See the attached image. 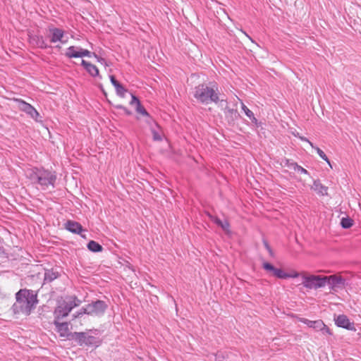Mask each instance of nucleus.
<instances>
[{
    "instance_id": "obj_1",
    "label": "nucleus",
    "mask_w": 361,
    "mask_h": 361,
    "mask_svg": "<svg viewBox=\"0 0 361 361\" xmlns=\"http://www.w3.org/2000/svg\"><path fill=\"white\" fill-rule=\"evenodd\" d=\"M193 97L202 104L207 105L219 102L221 105H223L224 103L227 104V99L221 97L218 84L214 81L196 86L194 89Z\"/></svg>"
},
{
    "instance_id": "obj_2",
    "label": "nucleus",
    "mask_w": 361,
    "mask_h": 361,
    "mask_svg": "<svg viewBox=\"0 0 361 361\" xmlns=\"http://www.w3.org/2000/svg\"><path fill=\"white\" fill-rule=\"evenodd\" d=\"M38 303L37 294L32 290L20 289L16 293V302L11 307L14 314L28 316Z\"/></svg>"
},
{
    "instance_id": "obj_3",
    "label": "nucleus",
    "mask_w": 361,
    "mask_h": 361,
    "mask_svg": "<svg viewBox=\"0 0 361 361\" xmlns=\"http://www.w3.org/2000/svg\"><path fill=\"white\" fill-rule=\"evenodd\" d=\"M27 176L32 183L40 185L42 190H46L49 186H55L56 175L55 172L44 169L33 168L27 171Z\"/></svg>"
},
{
    "instance_id": "obj_4",
    "label": "nucleus",
    "mask_w": 361,
    "mask_h": 361,
    "mask_svg": "<svg viewBox=\"0 0 361 361\" xmlns=\"http://www.w3.org/2000/svg\"><path fill=\"white\" fill-rule=\"evenodd\" d=\"M68 339L75 341L79 345L86 346H99L101 343L100 341L93 336L88 335L85 332H71L68 335Z\"/></svg>"
},
{
    "instance_id": "obj_5",
    "label": "nucleus",
    "mask_w": 361,
    "mask_h": 361,
    "mask_svg": "<svg viewBox=\"0 0 361 361\" xmlns=\"http://www.w3.org/2000/svg\"><path fill=\"white\" fill-rule=\"evenodd\" d=\"M325 276L314 274H302V284L307 289H318L326 286Z\"/></svg>"
},
{
    "instance_id": "obj_6",
    "label": "nucleus",
    "mask_w": 361,
    "mask_h": 361,
    "mask_svg": "<svg viewBox=\"0 0 361 361\" xmlns=\"http://www.w3.org/2000/svg\"><path fill=\"white\" fill-rule=\"evenodd\" d=\"M108 307L107 304L100 300L93 301L86 305V311L88 312V315L94 316H102Z\"/></svg>"
},
{
    "instance_id": "obj_7",
    "label": "nucleus",
    "mask_w": 361,
    "mask_h": 361,
    "mask_svg": "<svg viewBox=\"0 0 361 361\" xmlns=\"http://www.w3.org/2000/svg\"><path fill=\"white\" fill-rule=\"evenodd\" d=\"M326 285L329 286L330 291L336 292L338 289H342L345 286L344 278L337 275L325 276Z\"/></svg>"
},
{
    "instance_id": "obj_8",
    "label": "nucleus",
    "mask_w": 361,
    "mask_h": 361,
    "mask_svg": "<svg viewBox=\"0 0 361 361\" xmlns=\"http://www.w3.org/2000/svg\"><path fill=\"white\" fill-rule=\"evenodd\" d=\"M16 102L18 104V108L20 111H24L28 114L36 121H39L38 118L39 117V114L31 104L27 103L21 99H17Z\"/></svg>"
},
{
    "instance_id": "obj_9",
    "label": "nucleus",
    "mask_w": 361,
    "mask_h": 361,
    "mask_svg": "<svg viewBox=\"0 0 361 361\" xmlns=\"http://www.w3.org/2000/svg\"><path fill=\"white\" fill-rule=\"evenodd\" d=\"M335 324L338 327H341L348 330L355 331V324L350 322L348 317L345 314H339L334 317Z\"/></svg>"
},
{
    "instance_id": "obj_10",
    "label": "nucleus",
    "mask_w": 361,
    "mask_h": 361,
    "mask_svg": "<svg viewBox=\"0 0 361 361\" xmlns=\"http://www.w3.org/2000/svg\"><path fill=\"white\" fill-rule=\"evenodd\" d=\"M71 312V308L68 307L66 302H62L54 310V319H61L67 317Z\"/></svg>"
},
{
    "instance_id": "obj_11",
    "label": "nucleus",
    "mask_w": 361,
    "mask_h": 361,
    "mask_svg": "<svg viewBox=\"0 0 361 361\" xmlns=\"http://www.w3.org/2000/svg\"><path fill=\"white\" fill-rule=\"evenodd\" d=\"M224 113L228 123H234L240 117L238 110L230 108L227 104L224 109Z\"/></svg>"
},
{
    "instance_id": "obj_12",
    "label": "nucleus",
    "mask_w": 361,
    "mask_h": 361,
    "mask_svg": "<svg viewBox=\"0 0 361 361\" xmlns=\"http://www.w3.org/2000/svg\"><path fill=\"white\" fill-rule=\"evenodd\" d=\"M64 227L66 230L75 234H80L85 231L80 223L72 220H68L65 223Z\"/></svg>"
},
{
    "instance_id": "obj_13",
    "label": "nucleus",
    "mask_w": 361,
    "mask_h": 361,
    "mask_svg": "<svg viewBox=\"0 0 361 361\" xmlns=\"http://www.w3.org/2000/svg\"><path fill=\"white\" fill-rule=\"evenodd\" d=\"M61 276V273L57 269L51 268L45 269L44 275V283H49L58 279Z\"/></svg>"
},
{
    "instance_id": "obj_14",
    "label": "nucleus",
    "mask_w": 361,
    "mask_h": 361,
    "mask_svg": "<svg viewBox=\"0 0 361 361\" xmlns=\"http://www.w3.org/2000/svg\"><path fill=\"white\" fill-rule=\"evenodd\" d=\"M60 319H54V324L56 326L57 332L59 333L60 336L68 338V324L67 322H60Z\"/></svg>"
},
{
    "instance_id": "obj_15",
    "label": "nucleus",
    "mask_w": 361,
    "mask_h": 361,
    "mask_svg": "<svg viewBox=\"0 0 361 361\" xmlns=\"http://www.w3.org/2000/svg\"><path fill=\"white\" fill-rule=\"evenodd\" d=\"M81 65L84 67L86 71L92 77L99 76V71L97 67L90 63L86 61L85 60H82Z\"/></svg>"
},
{
    "instance_id": "obj_16",
    "label": "nucleus",
    "mask_w": 361,
    "mask_h": 361,
    "mask_svg": "<svg viewBox=\"0 0 361 361\" xmlns=\"http://www.w3.org/2000/svg\"><path fill=\"white\" fill-rule=\"evenodd\" d=\"M49 31L51 32V42L55 43L59 41L61 42L62 43L65 42L62 40L64 32L61 29L54 27L51 28Z\"/></svg>"
},
{
    "instance_id": "obj_17",
    "label": "nucleus",
    "mask_w": 361,
    "mask_h": 361,
    "mask_svg": "<svg viewBox=\"0 0 361 361\" xmlns=\"http://www.w3.org/2000/svg\"><path fill=\"white\" fill-rule=\"evenodd\" d=\"M131 105H135V110L137 113L142 114L145 116H149L148 112L146 111V109L142 106L140 104V100L137 99V97L132 94V99L130 102Z\"/></svg>"
},
{
    "instance_id": "obj_18",
    "label": "nucleus",
    "mask_w": 361,
    "mask_h": 361,
    "mask_svg": "<svg viewBox=\"0 0 361 361\" xmlns=\"http://www.w3.org/2000/svg\"><path fill=\"white\" fill-rule=\"evenodd\" d=\"M312 190L317 192L320 195H327L328 187L322 184L319 180H314L313 185L311 187Z\"/></svg>"
},
{
    "instance_id": "obj_19",
    "label": "nucleus",
    "mask_w": 361,
    "mask_h": 361,
    "mask_svg": "<svg viewBox=\"0 0 361 361\" xmlns=\"http://www.w3.org/2000/svg\"><path fill=\"white\" fill-rule=\"evenodd\" d=\"M300 322L307 325L310 328H312L317 331L322 329L323 327L322 320L311 321L305 318L300 319Z\"/></svg>"
},
{
    "instance_id": "obj_20",
    "label": "nucleus",
    "mask_w": 361,
    "mask_h": 361,
    "mask_svg": "<svg viewBox=\"0 0 361 361\" xmlns=\"http://www.w3.org/2000/svg\"><path fill=\"white\" fill-rule=\"evenodd\" d=\"M80 47L71 46L67 49L65 55L69 59L80 58V56L74 55L75 54L80 53Z\"/></svg>"
},
{
    "instance_id": "obj_21",
    "label": "nucleus",
    "mask_w": 361,
    "mask_h": 361,
    "mask_svg": "<svg viewBox=\"0 0 361 361\" xmlns=\"http://www.w3.org/2000/svg\"><path fill=\"white\" fill-rule=\"evenodd\" d=\"M87 247L89 250L93 252H102L103 250V247L99 243L94 240H90L87 243Z\"/></svg>"
},
{
    "instance_id": "obj_22",
    "label": "nucleus",
    "mask_w": 361,
    "mask_h": 361,
    "mask_svg": "<svg viewBox=\"0 0 361 361\" xmlns=\"http://www.w3.org/2000/svg\"><path fill=\"white\" fill-rule=\"evenodd\" d=\"M32 42H35V44L41 49H46L49 47L45 42L42 36L35 35L32 37Z\"/></svg>"
},
{
    "instance_id": "obj_23",
    "label": "nucleus",
    "mask_w": 361,
    "mask_h": 361,
    "mask_svg": "<svg viewBox=\"0 0 361 361\" xmlns=\"http://www.w3.org/2000/svg\"><path fill=\"white\" fill-rule=\"evenodd\" d=\"M242 109L251 121L258 126L257 119L255 117L253 112L250 110L244 104H242Z\"/></svg>"
},
{
    "instance_id": "obj_24",
    "label": "nucleus",
    "mask_w": 361,
    "mask_h": 361,
    "mask_svg": "<svg viewBox=\"0 0 361 361\" xmlns=\"http://www.w3.org/2000/svg\"><path fill=\"white\" fill-rule=\"evenodd\" d=\"M63 302H66L68 307L71 308V311L75 307L81 303V301L78 299L76 296L71 297L68 301H63Z\"/></svg>"
},
{
    "instance_id": "obj_25",
    "label": "nucleus",
    "mask_w": 361,
    "mask_h": 361,
    "mask_svg": "<svg viewBox=\"0 0 361 361\" xmlns=\"http://www.w3.org/2000/svg\"><path fill=\"white\" fill-rule=\"evenodd\" d=\"M262 267L265 271L270 273V274L271 276H276V273L277 271L278 268H276L275 267H274L271 263L264 262L262 264Z\"/></svg>"
},
{
    "instance_id": "obj_26",
    "label": "nucleus",
    "mask_w": 361,
    "mask_h": 361,
    "mask_svg": "<svg viewBox=\"0 0 361 361\" xmlns=\"http://www.w3.org/2000/svg\"><path fill=\"white\" fill-rule=\"evenodd\" d=\"M116 94L121 97H125L126 93L128 92L127 89L120 82L114 86Z\"/></svg>"
},
{
    "instance_id": "obj_27",
    "label": "nucleus",
    "mask_w": 361,
    "mask_h": 361,
    "mask_svg": "<svg viewBox=\"0 0 361 361\" xmlns=\"http://www.w3.org/2000/svg\"><path fill=\"white\" fill-rule=\"evenodd\" d=\"M353 224V220L350 217H343L341 219V225L343 228H349Z\"/></svg>"
},
{
    "instance_id": "obj_28",
    "label": "nucleus",
    "mask_w": 361,
    "mask_h": 361,
    "mask_svg": "<svg viewBox=\"0 0 361 361\" xmlns=\"http://www.w3.org/2000/svg\"><path fill=\"white\" fill-rule=\"evenodd\" d=\"M297 163L290 160V159H288L287 158H283L281 159V164L283 166H287L290 169H294L295 168V164H296Z\"/></svg>"
},
{
    "instance_id": "obj_29",
    "label": "nucleus",
    "mask_w": 361,
    "mask_h": 361,
    "mask_svg": "<svg viewBox=\"0 0 361 361\" xmlns=\"http://www.w3.org/2000/svg\"><path fill=\"white\" fill-rule=\"evenodd\" d=\"M313 148L315 149V150L317 151V152L318 155L320 157V158L322 159L326 162H327L329 164V165L331 167L330 161H329V158L327 157V156L326 155V154L318 147L314 146V147H313Z\"/></svg>"
},
{
    "instance_id": "obj_30",
    "label": "nucleus",
    "mask_w": 361,
    "mask_h": 361,
    "mask_svg": "<svg viewBox=\"0 0 361 361\" xmlns=\"http://www.w3.org/2000/svg\"><path fill=\"white\" fill-rule=\"evenodd\" d=\"M93 54H94V53L91 52L87 49H84L80 47V53L75 54V55L77 56H80V57H83V56L91 57L92 56H93Z\"/></svg>"
},
{
    "instance_id": "obj_31",
    "label": "nucleus",
    "mask_w": 361,
    "mask_h": 361,
    "mask_svg": "<svg viewBox=\"0 0 361 361\" xmlns=\"http://www.w3.org/2000/svg\"><path fill=\"white\" fill-rule=\"evenodd\" d=\"M217 225L221 227L226 233L230 232V224L227 220L223 221L220 219L219 223H218Z\"/></svg>"
},
{
    "instance_id": "obj_32",
    "label": "nucleus",
    "mask_w": 361,
    "mask_h": 361,
    "mask_svg": "<svg viewBox=\"0 0 361 361\" xmlns=\"http://www.w3.org/2000/svg\"><path fill=\"white\" fill-rule=\"evenodd\" d=\"M275 277L281 279H288V273L284 272L281 269H278Z\"/></svg>"
},
{
    "instance_id": "obj_33",
    "label": "nucleus",
    "mask_w": 361,
    "mask_h": 361,
    "mask_svg": "<svg viewBox=\"0 0 361 361\" xmlns=\"http://www.w3.org/2000/svg\"><path fill=\"white\" fill-rule=\"evenodd\" d=\"M293 170L295 171H298L300 173L309 174V172L305 169L302 168L301 166L298 165V164H295V168Z\"/></svg>"
},
{
    "instance_id": "obj_34",
    "label": "nucleus",
    "mask_w": 361,
    "mask_h": 361,
    "mask_svg": "<svg viewBox=\"0 0 361 361\" xmlns=\"http://www.w3.org/2000/svg\"><path fill=\"white\" fill-rule=\"evenodd\" d=\"M323 334L331 335L332 333L330 329L323 322V327L319 330Z\"/></svg>"
},
{
    "instance_id": "obj_35",
    "label": "nucleus",
    "mask_w": 361,
    "mask_h": 361,
    "mask_svg": "<svg viewBox=\"0 0 361 361\" xmlns=\"http://www.w3.org/2000/svg\"><path fill=\"white\" fill-rule=\"evenodd\" d=\"M302 274H305V272H301V273H299L296 271H293L290 274H288V279L289 278H297L298 276H301L302 277Z\"/></svg>"
},
{
    "instance_id": "obj_36",
    "label": "nucleus",
    "mask_w": 361,
    "mask_h": 361,
    "mask_svg": "<svg viewBox=\"0 0 361 361\" xmlns=\"http://www.w3.org/2000/svg\"><path fill=\"white\" fill-rule=\"evenodd\" d=\"M153 139L155 141H161L162 140L160 134L155 130H152Z\"/></svg>"
},
{
    "instance_id": "obj_37",
    "label": "nucleus",
    "mask_w": 361,
    "mask_h": 361,
    "mask_svg": "<svg viewBox=\"0 0 361 361\" xmlns=\"http://www.w3.org/2000/svg\"><path fill=\"white\" fill-rule=\"evenodd\" d=\"M88 314L87 311H86V306H85V307H83L80 310V312H78L77 313V314H73V317H74V318L78 317H80V315H82V314Z\"/></svg>"
},
{
    "instance_id": "obj_38",
    "label": "nucleus",
    "mask_w": 361,
    "mask_h": 361,
    "mask_svg": "<svg viewBox=\"0 0 361 361\" xmlns=\"http://www.w3.org/2000/svg\"><path fill=\"white\" fill-rule=\"evenodd\" d=\"M208 216L211 221H212L214 223H215L216 225L218 223H219L220 219H219L216 216H214L210 214H208Z\"/></svg>"
},
{
    "instance_id": "obj_39",
    "label": "nucleus",
    "mask_w": 361,
    "mask_h": 361,
    "mask_svg": "<svg viewBox=\"0 0 361 361\" xmlns=\"http://www.w3.org/2000/svg\"><path fill=\"white\" fill-rule=\"evenodd\" d=\"M93 56H94L97 59V61L99 63H100L102 64H106V61H105V59L104 58H102V57L99 56L96 54H93Z\"/></svg>"
},
{
    "instance_id": "obj_40",
    "label": "nucleus",
    "mask_w": 361,
    "mask_h": 361,
    "mask_svg": "<svg viewBox=\"0 0 361 361\" xmlns=\"http://www.w3.org/2000/svg\"><path fill=\"white\" fill-rule=\"evenodd\" d=\"M109 78L114 87L119 83V82L116 79V78L114 75H110Z\"/></svg>"
},
{
    "instance_id": "obj_41",
    "label": "nucleus",
    "mask_w": 361,
    "mask_h": 361,
    "mask_svg": "<svg viewBox=\"0 0 361 361\" xmlns=\"http://www.w3.org/2000/svg\"><path fill=\"white\" fill-rule=\"evenodd\" d=\"M299 138L302 141L307 142L312 147H314V145H313V143L311 142L307 138L302 137V136H299Z\"/></svg>"
},
{
    "instance_id": "obj_42",
    "label": "nucleus",
    "mask_w": 361,
    "mask_h": 361,
    "mask_svg": "<svg viewBox=\"0 0 361 361\" xmlns=\"http://www.w3.org/2000/svg\"><path fill=\"white\" fill-rule=\"evenodd\" d=\"M123 111L128 116H130L132 114V112L129 109H128L126 107H124Z\"/></svg>"
},
{
    "instance_id": "obj_43",
    "label": "nucleus",
    "mask_w": 361,
    "mask_h": 361,
    "mask_svg": "<svg viewBox=\"0 0 361 361\" xmlns=\"http://www.w3.org/2000/svg\"><path fill=\"white\" fill-rule=\"evenodd\" d=\"M264 246H265V247L267 248V250L269 251V252L270 254H271L272 250H271V249L270 246L269 245V244H268L267 242H264Z\"/></svg>"
},
{
    "instance_id": "obj_44",
    "label": "nucleus",
    "mask_w": 361,
    "mask_h": 361,
    "mask_svg": "<svg viewBox=\"0 0 361 361\" xmlns=\"http://www.w3.org/2000/svg\"><path fill=\"white\" fill-rule=\"evenodd\" d=\"M124 107H125V106H123V105H121V104H119V105H116V109H122V110H123V108H124Z\"/></svg>"
}]
</instances>
